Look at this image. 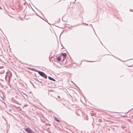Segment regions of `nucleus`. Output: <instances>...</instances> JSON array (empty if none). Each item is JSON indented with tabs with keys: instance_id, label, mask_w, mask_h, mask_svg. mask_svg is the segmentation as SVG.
<instances>
[{
	"instance_id": "obj_1",
	"label": "nucleus",
	"mask_w": 133,
	"mask_h": 133,
	"mask_svg": "<svg viewBox=\"0 0 133 133\" xmlns=\"http://www.w3.org/2000/svg\"><path fill=\"white\" fill-rule=\"evenodd\" d=\"M25 131L26 132L29 133H32V132L31 129L28 128H26L25 130Z\"/></svg>"
},
{
	"instance_id": "obj_2",
	"label": "nucleus",
	"mask_w": 133,
	"mask_h": 133,
	"mask_svg": "<svg viewBox=\"0 0 133 133\" xmlns=\"http://www.w3.org/2000/svg\"><path fill=\"white\" fill-rule=\"evenodd\" d=\"M38 74L42 76H43L45 74L44 73L41 71H38Z\"/></svg>"
},
{
	"instance_id": "obj_3",
	"label": "nucleus",
	"mask_w": 133,
	"mask_h": 133,
	"mask_svg": "<svg viewBox=\"0 0 133 133\" xmlns=\"http://www.w3.org/2000/svg\"><path fill=\"white\" fill-rule=\"evenodd\" d=\"M62 55L63 57V58L64 59L65 58L66 56V54L65 53H63L62 54Z\"/></svg>"
},
{
	"instance_id": "obj_4",
	"label": "nucleus",
	"mask_w": 133,
	"mask_h": 133,
	"mask_svg": "<svg viewBox=\"0 0 133 133\" xmlns=\"http://www.w3.org/2000/svg\"><path fill=\"white\" fill-rule=\"evenodd\" d=\"M48 78H49V79L50 80H52V81H55V80L54 79H53V78H52L50 77L49 76Z\"/></svg>"
},
{
	"instance_id": "obj_5",
	"label": "nucleus",
	"mask_w": 133,
	"mask_h": 133,
	"mask_svg": "<svg viewBox=\"0 0 133 133\" xmlns=\"http://www.w3.org/2000/svg\"><path fill=\"white\" fill-rule=\"evenodd\" d=\"M57 59L58 61H59L61 60V59L60 57H58L57 58Z\"/></svg>"
},
{
	"instance_id": "obj_6",
	"label": "nucleus",
	"mask_w": 133,
	"mask_h": 133,
	"mask_svg": "<svg viewBox=\"0 0 133 133\" xmlns=\"http://www.w3.org/2000/svg\"><path fill=\"white\" fill-rule=\"evenodd\" d=\"M43 77L45 78H47V76L45 74H44L43 76Z\"/></svg>"
},
{
	"instance_id": "obj_7",
	"label": "nucleus",
	"mask_w": 133,
	"mask_h": 133,
	"mask_svg": "<svg viewBox=\"0 0 133 133\" xmlns=\"http://www.w3.org/2000/svg\"><path fill=\"white\" fill-rule=\"evenodd\" d=\"M55 119L56 121H57L58 122L60 121H59V120H58L57 119L56 117H55Z\"/></svg>"
},
{
	"instance_id": "obj_8",
	"label": "nucleus",
	"mask_w": 133,
	"mask_h": 133,
	"mask_svg": "<svg viewBox=\"0 0 133 133\" xmlns=\"http://www.w3.org/2000/svg\"><path fill=\"white\" fill-rule=\"evenodd\" d=\"M58 98H60V97H59V96H58Z\"/></svg>"
},
{
	"instance_id": "obj_9",
	"label": "nucleus",
	"mask_w": 133,
	"mask_h": 133,
	"mask_svg": "<svg viewBox=\"0 0 133 133\" xmlns=\"http://www.w3.org/2000/svg\"><path fill=\"white\" fill-rule=\"evenodd\" d=\"M76 1V0H75V2Z\"/></svg>"
}]
</instances>
